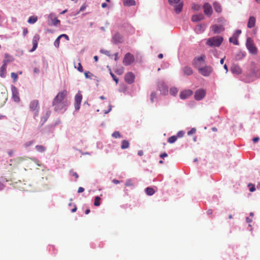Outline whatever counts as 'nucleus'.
<instances>
[{"label": "nucleus", "instance_id": "1", "mask_svg": "<svg viewBox=\"0 0 260 260\" xmlns=\"http://www.w3.org/2000/svg\"><path fill=\"white\" fill-rule=\"evenodd\" d=\"M67 94V91L63 90L59 92L54 98L52 102V105L54 107L55 111L62 110L68 106L67 102L64 101V99Z\"/></svg>", "mask_w": 260, "mask_h": 260}, {"label": "nucleus", "instance_id": "2", "mask_svg": "<svg viewBox=\"0 0 260 260\" xmlns=\"http://www.w3.org/2000/svg\"><path fill=\"white\" fill-rule=\"evenodd\" d=\"M223 41V38L220 36L213 37L208 39L206 44L211 47H218Z\"/></svg>", "mask_w": 260, "mask_h": 260}, {"label": "nucleus", "instance_id": "3", "mask_svg": "<svg viewBox=\"0 0 260 260\" xmlns=\"http://www.w3.org/2000/svg\"><path fill=\"white\" fill-rule=\"evenodd\" d=\"M169 3L174 7L176 13L179 14L182 11L183 3L181 0H169Z\"/></svg>", "mask_w": 260, "mask_h": 260}, {"label": "nucleus", "instance_id": "4", "mask_svg": "<svg viewBox=\"0 0 260 260\" xmlns=\"http://www.w3.org/2000/svg\"><path fill=\"white\" fill-rule=\"evenodd\" d=\"M246 46L250 53L253 55L257 54V49L251 38L249 37L247 39Z\"/></svg>", "mask_w": 260, "mask_h": 260}, {"label": "nucleus", "instance_id": "5", "mask_svg": "<svg viewBox=\"0 0 260 260\" xmlns=\"http://www.w3.org/2000/svg\"><path fill=\"white\" fill-rule=\"evenodd\" d=\"M39 109L38 100H35L32 101L29 104V109L31 111L34 112L35 117L38 116Z\"/></svg>", "mask_w": 260, "mask_h": 260}, {"label": "nucleus", "instance_id": "6", "mask_svg": "<svg viewBox=\"0 0 260 260\" xmlns=\"http://www.w3.org/2000/svg\"><path fill=\"white\" fill-rule=\"evenodd\" d=\"M135 61L134 56L130 53H127L123 58V63L125 66H129Z\"/></svg>", "mask_w": 260, "mask_h": 260}, {"label": "nucleus", "instance_id": "7", "mask_svg": "<svg viewBox=\"0 0 260 260\" xmlns=\"http://www.w3.org/2000/svg\"><path fill=\"white\" fill-rule=\"evenodd\" d=\"M198 70L201 74L205 77L209 76L213 71L212 67L210 66L200 68Z\"/></svg>", "mask_w": 260, "mask_h": 260}, {"label": "nucleus", "instance_id": "8", "mask_svg": "<svg viewBox=\"0 0 260 260\" xmlns=\"http://www.w3.org/2000/svg\"><path fill=\"white\" fill-rule=\"evenodd\" d=\"M82 100V95L80 92H78L75 97L74 106L76 110L80 109V106Z\"/></svg>", "mask_w": 260, "mask_h": 260}, {"label": "nucleus", "instance_id": "9", "mask_svg": "<svg viewBox=\"0 0 260 260\" xmlns=\"http://www.w3.org/2000/svg\"><path fill=\"white\" fill-rule=\"evenodd\" d=\"M11 61H12V59L3 60V65L0 69V76L2 77H5L6 76L7 63Z\"/></svg>", "mask_w": 260, "mask_h": 260}, {"label": "nucleus", "instance_id": "10", "mask_svg": "<svg viewBox=\"0 0 260 260\" xmlns=\"http://www.w3.org/2000/svg\"><path fill=\"white\" fill-rule=\"evenodd\" d=\"M206 95V91L203 89H200L195 92L194 99L200 101L202 100Z\"/></svg>", "mask_w": 260, "mask_h": 260}, {"label": "nucleus", "instance_id": "11", "mask_svg": "<svg viewBox=\"0 0 260 260\" xmlns=\"http://www.w3.org/2000/svg\"><path fill=\"white\" fill-rule=\"evenodd\" d=\"M135 76L132 72H128L125 75V81L128 84H132L134 82Z\"/></svg>", "mask_w": 260, "mask_h": 260}, {"label": "nucleus", "instance_id": "12", "mask_svg": "<svg viewBox=\"0 0 260 260\" xmlns=\"http://www.w3.org/2000/svg\"><path fill=\"white\" fill-rule=\"evenodd\" d=\"M204 12L205 15L210 16L213 12L211 6L209 3H205L203 6Z\"/></svg>", "mask_w": 260, "mask_h": 260}, {"label": "nucleus", "instance_id": "13", "mask_svg": "<svg viewBox=\"0 0 260 260\" xmlns=\"http://www.w3.org/2000/svg\"><path fill=\"white\" fill-rule=\"evenodd\" d=\"M192 93L193 92L191 90H185L180 92V98L182 100H184L191 96Z\"/></svg>", "mask_w": 260, "mask_h": 260}, {"label": "nucleus", "instance_id": "14", "mask_svg": "<svg viewBox=\"0 0 260 260\" xmlns=\"http://www.w3.org/2000/svg\"><path fill=\"white\" fill-rule=\"evenodd\" d=\"M158 90L161 92L163 94H166L168 92V88L165 85L164 82H159L157 84Z\"/></svg>", "mask_w": 260, "mask_h": 260}, {"label": "nucleus", "instance_id": "15", "mask_svg": "<svg viewBox=\"0 0 260 260\" xmlns=\"http://www.w3.org/2000/svg\"><path fill=\"white\" fill-rule=\"evenodd\" d=\"M40 40V36L38 34H36L32 39V43L33 44V47L31 49L30 51L32 52L35 51L38 47V43Z\"/></svg>", "mask_w": 260, "mask_h": 260}, {"label": "nucleus", "instance_id": "16", "mask_svg": "<svg viewBox=\"0 0 260 260\" xmlns=\"http://www.w3.org/2000/svg\"><path fill=\"white\" fill-rule=\"evenodd\" d=\"M204 56H201L200 57L195 58L193 60V64L194 66L196 67H200L201 65V63L204 61Z\"/></svg>", "mask_w": 260, "mask_h": 260}, {"label": "nucleus", "instance_id": "17", "mask_svg": "<svg viewBox=\"0 0 260 260\" xmlns=\"http://www.w3.org/2000/svg\"><path fill=\"white\" fill-rule=\"evenodd\" d=\"M211 28L215 34H219L224 30V27L222 25H213Z\"/></svg>", "mask_w": 260, "mask_h": 260}, {"label": "nucleus", "instance_id": "18", "mask_svg": "<svg viewBox=\"0 0 260 260\" xmlns=\"http://www.w3.org/2000/svg\"><path fill=\"white\" fill-rule=\"evenodd\" d=\"M231 71L232 73L236 74H240L241 73L242 71L240 67L236 64H233L231 68Z\"/></svg>", "mask_w": 260, "mask_h": 260}, {"label": "nucleus", "instance_id": "19", "mask_svg": "<svg viewBox=\"0 0 260 260\" xmlns=\"http://www.w3.org/2000/svg\"><path fill=\"white\" fill-rule=\"evenodd\" d=\"M255 18L254 16H250L248 20L247 27L249 28L253 27L255 26Z\"/></svg>", "mask_w": 260, "mask_h": 260}, {"label": "nucleus", "instance_id": "20", "mask_svg": "<svg viewBox=\"0 0 260 260\" xmlns=\"http://www.w3.org/2000/svg\"><path fill=\"white\" fill-rule=\"evenodd\" d=\"M204 19V16L202 14L194 15L192 16L191 20L193 22L201 21Z\"/></svg>", "mask_w": 260, "mask_h": 260}, {"label": "nucleus", "instance_id": "21", "mask_svg": "<svg viewBox=\"0 0 260 260\" xmlns=\"http://www.w3.org/2000/svg\"><path fill=\"white\" fill-rule=\"evenodd\" d=\"M182 71L184 75L189 76L192 74L193 71L191 68L189 67H185L182 69Z\"/></svg>", "mask_w": 260, "mask_h": 260}, {"label": "nucleus", "instance_id": "22", "mask_svg": "<svg viewBox=\"0 0 260 260\" xmlns=\"http://www.w3.org/2000/svg\"><path fill=\"white\" fill-rule=\"evenodd\" d=\"M123 5L125 6H132L136 5V2L134 0H122Z\"/></svg>", "mask_w": 260, "mask_h": 260}, {"label": "nucleus", "instance_id": "23", "mask_svg": "<svg viewBox=\"0 0 260 260\" xmlns=\"http://www.w3.org/2000/svg\"><path fill=\"white\" fill-rule=\"evenodd\" d=\"M229 41L230 43H232L235 45H239L237 35H233L232 37L230 38Z\"/></svg>", "mask_w": 260, "mask_h": 260}, {"label": "nucleus", "instance_id": "24", "mask_svg": "<svg viewBox=\"0 0 260 260\" xmlns=\"http://www.w3.org/2000/svg\"><path fill=\"white\" fill-rule=\"evenodd\" d=\"M113 39L114 41L115 42V43H120V42H121V41L122 40V37L119 34L116 33L113 36Z\"/></svg>", "mask_w": 260, "mask_h": 260}, {"label": "nucleus", "instance_id": "25", "mask_svg": "<svg viewBox=\"0 0 260 260\" xmlns=\"http://www.w3.org/2000/svg\"><path fill=\"white\" fill-rule=\"evenodd\" d=\"M205 29V25L204 24L198 25L196 27V30L198 33L203 32Z\"/></svg>", "mask_w": 260, "mask_h": 260}, {"label": "nucleus", "instance_id": "26", "mask_svg": "<svg viewBox=\"0 0 260 260\" xmlns=\"http://www.w3.org/2000/svg\"><path fill=\"white\" fill-rule=\"evenodd\" d=\"M129 146V143L127 140H123L121 142V148L122 149H127Z\"/></svg>", "mask_w": 260, "mask_h": 260}, {"label": "nucleus", "instance_id": "27", "mask_svg": "<svg viewBox=\"0 0 260 260\" xmlns=\"http://www.w3.org/2000/svg\"><path fill=\"white\" fill-rule=\"evenodd\" d=\"M213 7H214V9L215 11L216 12L220 13L221 12V11H222L221 7L219 4H218L217 3H214Z\"/></svg>", "mask_w": 260, "mask_h": 260}, {"label": "nucleus", "instance_id": "28", "mask_svg": "<svg viewBox=\"0 0 260 260\" xmlns=\"http://www.w3.org/2000/svg\"><path fill=\"white\" fill-rule=\"evenodd\" d=\"M145 192L148 196H152L154 193L155 191L153 188L151 187H147L145 189Z\"/></svg>", "mask_w": 260, "mask_h": 260}, {"label": "nucleus", "instance_id": "29", "mask_svg": "<svg viewBox=\"0 0 260 260\" xmlns=\"http://www.w3.org/2000/svg\"><path fill=\"white\" fill-rule=\"evenodd\" d=\"M38 20L37 16H31L28 18V22L30 24L35 23Z\"/></svg>", "mask_w": 260, "mask_h": 260}, {"label": "nucleus", "instance_id": "30", "mask_svg": "<svg viewBox=\"0 0 260 260\" xmlns=\"http://www.w3.org/2000/svg\"><path fill=\"white\" fill-rule=\"evenodd\" d=\"M35 148L36 150L39 152H43L46 150L45 147L42 145H37L36 146Z\"/></svg>", "mask_w": 260, "mask_h": 260}, {"label": "nucleus", "instance_id": "31", "mask_svg": "<svg viewBox=\"0 0 260 260\" xmlns=\"http://www.w3.org/2000/svg\"><path fill=\"white\" fill-rule=\"evenodd\" d=\"M178 91V90L176 87H172L170 89V93L173 96L176 95L177 94Z\"/></svg>", "mask_w": 260, "mask_h": 260}, {"label": "nucleus", "instance_id": "32", "mask_svg": "<svg viewBox=\"0 0 260 260\" xmlns=\"http://www.w3.org/2000/svg\"><path fill=\"white\" fill-rule=\"evenodd\" d=\"M177 139V137L176 136H173L169 138L168 140V142L169 143H174Z\"/></svg>", "mask_w": 260, "mask_h": 260}, {"label": "nucleus", "instance_id": "33", "mask_svg": "<svg viewBox=\"0 0 260 260\" xmlns=\"http://www.w3.org/2000/svg\"><path fill=\"white\" fill-rule=\"evenodd\" d=\"M100 201V197L98 196L95 197L94 199V205L95 206H99L101 204Z\"/></svg>", "mask_w": 260, "mask_h": 260}, {"label": "nucleus", "instance_id": "34", "mask_svg": "<svg viewBox=\"0 0 260 260\" xmlns=\"http://www.w3.org/2000/svg\"><path fill=\"white\" fill-rule=\"evenodd\" d=\"M191 8L195 11H199L201 9V6L198 4H193L191 5Z\"/></svg>", "mask_w": 260, "mask_h": 260}, {"label": "nucleus", "instance_id": "35", "mask_svg": "<svg viewBox=\"0 0 260 260\" xmlns=\"http://www.w3.org/2000/svg\"><path fill=\"white\" fill-rule=\"evenodd\" d=\"M11 76L12 78L13 79L14 82H15L17 81V79H18V76L16 73H12L11 74Z\"/></svg>", "mask_w": 260, "mask_h": 260}, {"label": "nucleus", "instance_id": "36", "mask_svg": "<svg viewBox=\"0 0 260 260\" xmlns=\"http://www.w3.org/2000/svg\"><path fill=\"white\" fill-rule=\"evenodd\" d=\"M112 137L115 138H120L121 136L119 132L116 131L112 134Z\"/></svg>", "mask_w": 260, "mask_h": 260}, {"label": "nucleus", "instance_id": "37", "mask_svg": "<svg viewBox=\"0 0 260 260\" xmlns=\"http://www.w3.org/2000/svg\"><path fill=\"white\" fill-rule=\"evenodd\" d=\"M60 39V38H59L58 36L54 42V45L56 48H58L59 46Z\"/></svg>", "mask_w": 260, "mask_h": 260}, {"label": "nucleus", "instance_id": "38", "mask_svg": "<svg viewBox=\"0 0 260 260\" xmlns=\"http://www.w3.org/2000/svg\"><path fill=\"white\" fill-rule=\"evenodd\" d=\"M60 20H58L57 18H54L52 19V23L54 25H57L60 24Z\"/></svg>", "mask_w": 260, "mask_h": 260}, {"label": "nucleus", "instance_id": "39", "mask_svg": "<svg viewBox=\"0 0 260 260\" xmlns=\"http://www.w3.org/2000/svg\"><path fill=\"white\" fill-rule=\"evenodd\" d=\"M156 95L155 92H152L150 94V101L151 103L154 102V99L156 98Z\"/></svg>", "mask_w": 260, "mask_h": 260}, {"label": "nucleus", "instance_id": "40", "mask_svg": "<svg viewBox=\"0 0 260 260\" xmlns=\"http://www.w3.org/2000/svg\"><path fill=\"white\" fill-rule=\"evenodd\" d=\"M196 128H192L190 131H189L188 132H187V135H191L192 134H194L196 133Z\"/></svg>", "mask_w": 260, "mask_h": 260}, {"label": "nucleus", "instance_id": "41", "mask_svg": "<svg viewBox=\"0 0 260 260\" xmlns=\"http://www.w3.org/2000/svg\"><path fill=\"white\" fill-rule=\"evenodd\" d=\"M248 186L250 187L249 191L250 192H253L254 191H255V186L253 184L250 183L248 184Z\"/></svg>", "mask_w": 260, "mask_h": 260}, {"label": "nucleus", "instance_id": "42", "mask_svg": "<svg viewBox=\"0 0 260 260\" xmlns=\"http://www.w3.org/2000/svg\"><path fill=\"white\" fill-rule=\"evenodd\" d=\"M110 75L112 76L113 79L116 82V83H117L118 82V79L112 72H110Z\"/></svg>", "mask_w": 260, "mask_h": 260}, {"label": "nucleus", "instance_id": "43", "mask_svg": "<svg viewBox=\"0 0 260 260\" xmlns=\"http://www.w3.org/2000/svg\"><path fill=\"white\" fill-rule=\"evenodd\" d=\"M84 75L86 78H89L92 76V74L89 71H86L84 73Z\"/></svg>", "mask_w": 260, "mask_h": 260}, {"label": "nucleus", "instance_id": "44", "mask_svg": "<svg viewBox=\"0 0 260 260\" xmlns=\"http://www.w3.org/2000/svg\"><path fill=\"white\" fill-rule=\"evenodd\" d=\"M125 186H132L133 185V183L132 182V181L131 180H127L126 181V182H125Z\"/></svg>", "mask_w": 260, "mask_h": 260}, {"label": "nucleus", "instance_id": "45", "mask_svg": "<svg viewBox=\"0 0 260 260\" xmlns=\"http://www.w3.org/2000/svg\"><path fill=\"white\" fill-rule=\"evenodd\" d=\"M77 69L80 72H82L83 71V69L82 66V65H81V64L80 63H78Z\"/></svg>", "mask_w": 260, "mask_h": 260}, {"label": "nucleus", "instance_id": "46", "mask_svg": "<svg viewBox=\"0 0 260 260\" xmlns=\"http://www.w3.org/2000/svg\"><path fill=\"white\" fill-rule=\"evenodd\" d=\"M34 141H29V142H26V143L24 144V146L27 147H28L29 146H30L31 145H32V144H34Z\"/></svg>", "mask_w": 260, "mask_h": 260}, {"label": "nucleus", "instance_id": "47", "mask_svg": "<svg viewBox=\"0 0 260 260\" xmlns=\"http://www.w3.org/2000/svg\"><path fill=\"white\" fill-rule=\"evenodd\" d=\"M62 37L65 38L68 41L69 40V38L68 36L66 34H62L59 36V38H61Z\"/></svg>", "mask_w": 260, "mask_h": 260}, {"label": "nucleus", "instance_id": "48", "mask_svg": "<svg viewBox=\"0 0 260 260\" xmlns=\"http://www.w3.org/2000/svg\"><path fill=\"white\" fill-rule=\"evenodd\" d=\"M2 96H3V100H2V102L0 103V104L1 105H3L6 102V101L7 100V98H6V95H2Z\"/></svg>", "mask_w": 260, "mask_h": 260}, {"label": "nucleus", "instance_id": "49", "mask_svg": "<svg viewBox=\"0 0 260 260\" xmlns=\"http://www.w3.org/2000/svg\"><path fill=\"white\" fill-rule=\"evenodd\" d=\"M5 60L12 59V61L13 60V57L12 56H11L10 55H9L8 54H5Z\"/></svg>", "mask_w": 260, "mask_h": 260}, {"label": "nucleus", "instance_id": "50", "mask_svg": "<svg viewBox=\"0 0 260 260\" xmlns=\"http://www.w3.org/2000/svg\"><path fill=\"white\" fill-rule=\"evenodd\" d=\"M184 133L182 131H180L177 133V135L176 136L178 137L181 138L183 136Z\"/></svg>", "mask_w": 260, "mask_h": 260}, {"label": "nucleus", "instance_id": "51", "mask_svg": "<svg viewBox=\"0 0 260 260\" xmlns=\"http://www.w3.org/2000/svg\"><path fill=\"white\" fill-rule=\"evenodd\" d=\"M72 175L73 176L75 177V178L77 179L79 178V176L78 175V174L76 172H72Z\"/></svg>", "mask_w": 260, "mask_h": 260}, {"label": "nucleus", "instance_id": "52", "mask_svg": "<svg viewBox=\"0 0 260 260\" xmlns=\"http://www.w3.org/2000/svg\"><path fill=\"white\" fill-rule=\"evenodd\" d=\"M241 33V31L240 30H237L233 35H237V37L238 38L239 35Z\"/></svg>", "mask_w": 260, "mask_h": 260}, {"label": "nucleus", "instance_id": "53", "mask_svg": "<svg viewBox=\"0 0 260 260\" xmlns=\"http://www.w3.org/2000/svg\"><path fill=\"white\" fill-rule=\"evenodd\" d=\"M86 6L85 5H82L80 9V11L82 12V11H84V10L86 9Z\"/></svg>", "mask_w": 260, "mask_h": 260}, {"label": "nucleus", "instance_id": "54", "mask_svg": "<svg viewBox=\"0 0 260 260\" xmlns=\"http://www.w3.org/2000/svg\"><path fill=\"white\" fill-rule=\"evenodd\" d=\"M84 191V188L82 187H79L78 189V193H81V192H82Z\"/></svg>", "mask_w": 260, "mask_h": 260}, {"label": "nucleus", "instance_id": "55", "mask_svg": "<svg viewBox=\"0 0 260 260\" xmlns=\"http://www.w3.org/2000/svg\"><path fill=\"white\" fill-rule=\"evenodd\" d=\"M167 156H168V154L166 153H164L160 155V157L161 158H164V157H167Z\"/></svg>", "mask_w": 260, "mask_h": 260}, {"label": "nucleus", "instance_id": "56", "mask_svg": "<svg viewBox=\"0 0 260 260\" xmlns=\"http://www.w3.org/2000/svg\"><path fill=\"white\" fill-rule=\"evenodd\" d=\"M13 98H14L15 101H16V102H17L19 100V97L18 96L14 95V94H13Z\"/></svg>", "mask_w": 260, "mask_h": 260}, {"label": "nucleus", "instance_id": "57", "mask_svg": "<svg viewBox=\"0 0 260 260\" xmlns=\"http://www.w3.org/2000/svg\"><path fill=\"white\" fill-rule=\"evenodd\" d=\"M259 139L258 137H254L253 138L252 140L254 143H256L258 141Z\"/></svg>", "mask_w": 260, "mask_h": 260}, {"label": "nucleus", "instance_id": "58", "mask_svg": "<svg viewBox=\"0 0 260 260\" xmlns=\"http://www.w3.org/2000/svg\"><path fill=\"white\" fill-rule=\"evenodd\" d=\"M144 153H143V150H139L138 152V154L139 155V156H142L143 155Z\"/></svg>", "mask_w": 260, "mask_h": 260}, {"label": "nucleus", "instance_id": "59", "mask_svg": "<svg viewBox=\"0 0 260 260\" xmlns=\"http://www.w3.org/2000/svg\"><path fill=\"white\" fill-rule=\"evenodd\" d=\"M118 53H116L114 54V56H115L114 59L115 61H117L118 59Z\"/></svg>", "mask_w": 260, "mask_h": 260}, {"label": "nucleus", "instance_id": "60", "mask_svg": "<svg viewBox=\"0 0 260 260\" xmlns=\"http://www.w3.org/2000/svg\"><path fill=\"white\" fill-rule=\"evenodd\" d=\"M28 32V30H27V28H24L23 29V33L24 35H25L26 34H27Z\"/></svg>", "mask_w": 260, "mask_h": 260}, {"label": "nucleus", "instance_id": "61", "mask_svg": "<svg viewBox=\"0 0 260 260\" xmlns=\"http://www.w3.org/2000/svg\"><path fill=\"white\" fill-rule=\"evenodd\" d=\"M101 52L104 53L105 54H106L107 55H109V51H103V50H102Z\"/></svg>", "mask_w": 260, "mask_h": 260}, {"label": "nucleus", "instance_id": "62", "mask_svg": "<svg viewBox=\"0 0 260 260\" xmlns=\"http://www.w3.org/2000/svg\"><path fill=\"white\" fill-rule=\"evenodd\" d=\"M107 4L106 3H104L102 5V7L103 8L107 7Z\"/></svg>", "mask_w": 260, "mask_h": 260}, {"label": "nucleus", "instance_id": "63", "mask_svg": "<svg viewBox=\"0 0 260 260\" xmlns=\"http://www.w3.org/2000/svg\"><path fill=\"white\" fill-rule=\"evenodd\" d=\"M112 181L115 184H118L119 183V181L116 179H114Z\"/></svg>", "mask_w": 260, "mask_h": 260}, {"label": "nucleus", "instance_id": "64", "mask_svg": "<svg viewBox=\"0 0 260 260\" xmlns=\"http://www.w3.org/2000/svg\"><path fill=\"white\" fill-rule=\"evenodd\" d=\"M224 69L226 71V73H227L228 72V66H227V65L226 64H225L224 65Z\"/></svg>", "mask_w": 260, "mask_h": 260}]
</instances>
